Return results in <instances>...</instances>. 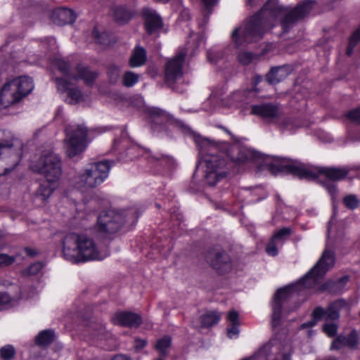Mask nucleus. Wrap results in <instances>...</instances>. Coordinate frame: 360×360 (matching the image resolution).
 I'll return each mask as SVG.
<instances>
[{"label":"nucleus","instance_id":"8","mask_svg":"<svg viewBox=\"0 0 360 360\" xmlns=\"http://www.w3.org/2000/svg\"><path fill=\"white\" fill-rule=\"evenodd\" d=\"M64 140L65 153L69 158H73L82 153L87 147L88 129L86 126L70 124L65 128Z\"/></svg>","mask_w":360,"mask_h":360},{"label":"nucleus","instance_id":"16","mask_svg":"<svg viewBox=\"0 0 360 360\" xmlns=\"http://www.w3.org/2000/svg\"><path fill=\"white\" fill-rule=\"evenodd\" d=\"M114 324L126 327H138L142 323L141 316L136 313L130 311H119L112 317Z\"/></svg>","mask_w":360,"mask_h":360},{"label":"nucleus","instance_id":"63","mask_svg":"<svg viewBox=\"0 0 360 360\" xmlns=\"http://www.w3.org/2000/svg\"><path fill=\"white\" fill-rule=\"evenodd\" d=\"M214 107H210L209 108H207V107H204V110H206V111H212L214 110Z\"/></svg>","mask_w":360,"mask_h":360},{"label":"nucleus","instance_id":"13","mask_svg":"<svg viewBox=\"0 0 360 360\" xmlns=\"http://www.w3.org/2000/svg\"><path fill=\"white\" fill-rule=\"evenodd\" d=\"M185 56L186 51L182 50L167 62L165 68V80L167 83H173L182 76V64Z\"/></svg>","mask_w":360,"mask_h":360},{"label":"nucleus","instance_id":"21","mask_svg":"<svg viewBox=\"0 0 360 360\" xmlns=\"http://www.w3.org/2000/svg\"><path fill=\"white\" fill-rule=\"evenodd\" d=\"M358 334L352 331L347 336L339 335L332 342L330 349H340L344 347L356 348L358 345Z\"/></svg>","mask_w":360,"mask_h":360},{"label":"nucleus","instance_id":"62","mask_svg":"<svg viewBox=\"0 0 360 360\" xmlns=\"http://www.w3.org/2000/svg\"><path fill=\"white\" fill-rule=\"evenodd\" d=\"M191 37L193 38V40L195 41H201L202 39H200V37L198 35H192Z\"/></svg>","mask_w":360,"mask_h":360},{"label":"nucleus","instance_id":"29","mask_svg":"<svg viewBox=\"0 0 360 360\" xmlns=\"http://www.w3.org/2000/svg\"><path fill=\"white\" fill-rule=\"evenodd\" d=\"M54 337L55 334L53 330H42L35 338V343L39 346H46L53 341Z\"/></svg>","mask_w":360,"mask_h":360},{"label":"nucleus","instance_id":"58","mask_svg":"<svg viewBox=\"0 0 360 360\" xmlns=\"http://www.w3.org/2000/svg\"><path fill=\"white\" fill-rule=\"evenodd\" d=\"M331 284H332V282H330V281L327 282L324 285L321 287L320 290H323L329 289V288H332Z\"/></svg>","mask_w":360,"mask_h":360},{"label":"nucleus","instance_id":"4","mask_svg":"<svg viewBox=\"0 0 360 360\" xmlns=\"http://www.w3.org/2000/svg\"><path fill=\"white\" fill-rule=\"evenodd\" d=\"M270 170L274 174L278 172H285L305 179H316L321 174L333 181L344 179L349 171L347 167H319L307 165L297 161L282 162L279 165H271Z\"/></svg>","mask_w":360,"mask_h":360},{"label":"nucleus","instance_id":"6","mask_svg":"<svg viewBox=\"0 0 360 360\" xmlns=\"http://www.w3.org/2000/svg\"><path fill=\"white\" fill-rule=\"evenodd\" d=\"M217 146L214 143L208 139L202 141L200 153L203 157L205 165V179L211 186H214L218 181L224 178L227 174L224 154L217 153Z\"/></svg>","mask_w":360,"mask_h":360},{"label":"nucleus","instance_id":"55","mask_svg":"<svg viewBox=\"0 0 360 360\" xmlns=\"http://www.w3.org/2000/svg\"><path fill=\"white\" fill-rule=\"evenodd\" d=\"M111 360H131L130 358L126 355L118 354L115 356Z\"/></svg>","mask_w":360,"mask_h":360},{"label":"nucleus","instance_id":"40","mask_svg":"<svg viewBox=\"0 0 360 360\" xmlns=\"http://www.w3.org/2000/svg\"><path fill=\"white\" fill-rule=\"evenodd\" d=\"M15 303L14 299L11 298L10 295L0 290V307H11Z\"/></svg>","mask_w":360,"mask_h":360},{"label":"nucleus","instance_id":"48","mask_svg":"<svg viewBox=\"0 0 360 360\" xmlns=\"http://www.w3.org/2000/svg\"><path fill=\"white\" fill-rule=\"evenodd\" d=\"M229 325L239 324L238 313L235 310L230 311L227 314Z\"/></svg>","mask_w":360,"mask_h":360},{"label":"nucleus","instance_id":"52","mask_svg":"<svg viewBox=\"0 0 360 360\" xmlns=\"http://www.w3.org/2000/svg\"><path fill=\"white\" fill-rule=\"evenodd\" d=\"M349 281V276H343L340 278L337 282L335 283V285H338L339 288H342Z\"/></svg>","mask_w":360,"mask_h":360},{"label":"nucleus","instance_id":"32","mask_svg":"<svg viewBox=\"0 0 360 360\" xmlns=\"http://www.w3.org/2000/svg\"><path fill=\"white\" fill-rule=\"evenodd\" d=\"M140 75L132 71H127L122 76V84L126 87H131L139 80Z\"/></svg>","mask_w":360,"mask_h":360},{"label":"nucleus","instance_id":"41","mask_svg":"<svg viewBox=\"0 0 360 360\" xmlns=\"http://www.w3.org/2000/svg\"><path fill=\"white\" fill-rule=\"evenodd\" d=\"M43 264L41 262H35L31 264L25 271V274L31 276L37 274L42 269Z\"/></svg>","mask_w":360,"mask_h":360},{"label":"nucleus","instance_id":"56","mask_svg":"<svg viewBox=\"0 0 360 360\" xmlns=\"http://www.w3.org/2000/svg\"><path fill=\"white\" fill-rule=\"evenodd\" d=\"M217 0H202L204 5L207 8L214 5L217 2Z\"/></svg>","mask_w":360,"mask_h":360},{"label":"nucleus","instance_id":"15","mask_svg":"<svg viewBox=\"0 0 360 360\" xmlns=\"http://www.w3.org/2000/svg\"><path fill=\"white\" fill-rule=\"evenodd\" d=\"M251 113L269 121L279 117L281 114L278 106L271 103L252 105Z\"/></svg>","mask_w":360,"mask_h":360},{"label":"nucleus","instance_id":"57","mask_svg":"<svg viewBox=\"0 0 360 360\" xmlns=\"http://www.w3.org/2000/svg\"><path fill=\"white\" fill-rule=\"evenodd\" d=\"M240 92H235L234 94H233V95L231 96L232 98H233V101H241L240 98H239L240 96Z\"/></svg>","mask_w":360,"mask_h":360},{"label":"nucleus","instance_id":"1","mask_svg":"<svg viewBox=\"0 0 360 360\" xmlns=\"http://www.w3.org/2000/svg\"><path fill=\"white\" fill-rule=\"evenodd\" d=\"M314 1L306 0L294 8L279 4L278 0H268L262 9L247 22L234 30L232 41L236 47L259 40L271 29L277 20L285 32H288L298 21L309 14Z\"/></svg>","mask_w":360,"mask_h":360},{"label":"nucleus","instance_id":"9","mask_svg":"<svg viewBox=\"0 0 360 360\" xmlns=\"http://www.w3.org/2000/svg\"><path fill=\"white\" fill-rule=\"evenodd\" d=\"M4 131H0V160L5 162L4 172L0 176L4 175L13 169L20 162L22 156V143L17 139H3Z\"/></svg>","mask_w":360,"mask_h":360},{"label":"nucleus","instance_id":"53","mask_svg":"<svg viewBox=\"0 0 360 360\" xmlns=\"http://www.w3.org/2000/svg\"><path fill=\"white\" fill-rule=\"evenodd\" d=\"M105 131V127H94V129H91V136L93 134L94 136H97V135H99Z\"/></svg>","mask_w":360,"mask_h":360},{"label":"nucleus","instance_id":"2","mask_svg":"<svg viewBox=\"0 0 360 360\" xmlns=\"http://www.w3.org/2000/svg\"><path fill=\"white\" fill-rule=\"evenodd\" d=\"M334 264V252L331 250H326L317 264L297 283L277 290L271 304L272 327L276 328L279 326L283 304L288 301L292 296V293L296 290H300L302 288H314L328 269L333 266Z\"/></svg>","mask_w":360,"mask_h":360},{"label":"nucleus","instance_id":"5","mask_svg":"<svg viewBox=\"0 0 360 360\" xmlns=\"http://www.w3.org/2000/svg\"><path fill=\"white\" fill-rule=\"evenodd\" d=\"M34 88L33 79L28 76L7 79L0 86V110L19 103Z\"/></svg>","mask_w":360,"mask_h":360},{"label":"nucleus","instance_id":"25","mask_svg":"<svg viewBox=\"0 0 360 360\" xmlns=\"http://www.w3.org/2000/svg\"><path fill=\"white\" fill-rule=\"evenodd\" d=\"M146 61V51L139 46L134 49L132 54L129 58V64L131 68H137L142 66Z\"/></svg>","mask_w":360,"mask_h":360},{"label":"nucleus","instance_id":"26","mask_svg":"<svg viewBox=\"0 0 360 360\" xmlns=\"http://www.w3.org/2000/svg\"><path fill=\"white\" fill-rule=\"evenodd\" d=\"M133 13L126 8L117 6L112 8V15L115 20L120 24L127 22L132 17Z\"/></svg>","mask_w":360,"mask_h":360},{"label":"nucleus","instance_id":"34","mask_svg":"<svg viewBox=\"0 0 360 360\" xmlns=\"http://www.w3.org/2000/svg\"><path fill=\"white\" fill-rule=\"evenodd\" d=\"M120 68L115 65H110L108 70V76L110 82L112 84H116L120 78Z\"/></svg>","mask_w":360,"mask_h":360},{"label":"nucleus","instance_id":"51","mask_svg":"<svg viewBox=\"0 0 360 360\" xmlns=\"http://www.w3.org/2000/svg\"><path fill=\"white\" fill-rule=\"evenodd\" d=\"M147 344V341L145 339H136L134 340V347L135 350H141Z\"/></svg>","mask_w":360,"mask_h":360},{"label":"nucleus","instance_id":"11","mask_svg":"<svg viewBox=\"0 0 360 360\" xmlns=\"http://www.w3.org/2000/svg\"><path fill=\"white\" fill-rule=\"evenodd\" d=\"M346 304L347 303L345 300H339L331 303L326 311L321 307H316L313 311L312 320L303 323L302 328L312 327L324 316L331 320L338 319L340 316L339 310L345 307Z\"/></svg>","mask_w":360,"mask_h":360},{"label":"nucleus","instance_id":"14","mask_svg":"<svg viewBox=\"0 0 360 360\" xmlns=\"http://www.w3.org/2000/svg\"><path fill=\"white\" fill-rule=\"evenodd\" d=\"M112 161L102 160L91 164V187L101 184L108 176Z\"/></svg>","mask_w":360,"mask_h":360},{"label":"nucleus","instance_id":"23","mask_svg":"<svg viewBox=\"0 0 360 360\" xmlns=\"http://www.w3.org/2000/svg\"><path fill=\"white\" fill-rule=\"evenodd\" d=\"M90 170L86 169L83 172L78 173L72 180V185L75 189L82 193L89 191L90 188Z\"/></svg>","mask_w":360,"mask_h":360},{"label":"nucleus","instance_id":"47","mask_svg":"<svg viewBox=\"0 0 360 360\" xmlns=\"http://www.w3.org/2000/svg\"><path fill=\"white\" fill-rule=\"evenodd\" d=\"M253 58L254 56L249 52H243L238 56V60L240 63H243V65L250 64L252 61Z\"/></svg>","mask_w":360,"mask_h":360},{"label":"nucleus","instance_id":"28","mask_svg":"<svg viewBox=\"0 0 360 360\" xmlns=\"http://www.w3.org/2000/svg\"><path fill=\"white\" fill-rule=\"evenodd\" d=\"M221 314L217 311H209L200 316L201 326L202 327H210L219 322Z\"/></svg>","mask_w":360,"mask_h":360},{"label":"nucleus","instance_id":"50","mask_svg":"<svg viewBox=\"0 0 360 360\" xmlns=\"http://www.w3.org/2000/svg\"><path fill=\"white\" fill-rule=\"evenodd\" d=\"M94 333H91V336L94 335V336H96L99 338H101L102 335L105 333V327L100 324L98 326H96V327H94L93 328Z\"/></svg>","mask_w":360,"mask_h":360},{"label":"nucleus","instance_id":"44","mask_svg":"<svg viewBox=\"0 0 360 360\" xmlns=\"http://www.w3.org/2000/svg\"><path fill=\"white\" fill-rule=\"evenodd\" d=\"M337 329L335 323H326L323 326V332L329 337H333L337 333Z\"/></svg>","mask_w":360,"mask_h":360},{"label":"nucleus","instance_id":"36","mask_svg":"<svg viewBox=\"0 0 360 360\" xmlns=\"http://www.w3.org/2000/svg\"><path fill=\"white\" fill-rule=\"evenodd\" d=\"M17 256L0 252V268L11 266L16 261Z\"/></svg>","mask_w":360,"mask_h":360},{"label":"nucleus","instance_id":"61","mask_svg":"<svg viewBox=\"0 0 360 360\" xmlns=\"http://www.w3.org/2000/svg\"><path fill=\"white\" fill-rule=\"evenodd\" d=\"M213 99H214V98H213L212 97H210L208 100H207V101L205 102L204 105H208V104H211V103L213 102Z\"/></svg>","mask_w":360,"mask_h":360},{"label":"nucleus","instance_id":"43","mask_svg":"<svg viewBox=\"0 0 360 360\" xmlns=\"http://www.w3.org/2000/svg\"><path fill=\"white\" fill-rule=\"evenodd\" d=\"M280 244L277 242H275L274 240H271V241L267 244L266 247V252L269 255L276 256L278 255L277 247L279 246Z\"/></svg>","mask_w":360,"mask_h":360},{"label":"nucleus","instance_id":"24","mask_svg":"<svg viewBox=\"0 0 360 360\" xmlns=\"http://www.w3.org/2000/svg\"><path fill=\"white\" fill-rule=\"evenodd\" d=\"M90 297L87 292H84L77 300L75 305L77 307V313L79 316L84 319H88L89 312Z\"/></svg>","mask_w":360,"mask_h":360},{"label":"nucleus","instance_id":"37","mask_svg":"<svg viewBox=\"0 0 360 360\" xmlns=\"http://www.w3.org/2000/svg\"><path fill=\"white\" fill-rule=\"evenodd\" d=\"M15 354L14 347L7 345L0 349V356L3 360H10L13 358Z\"/></svg>","mask_w":360,"mask_h":360},{"label":"nucleus","instance_id":"59","mask_svg":"<svg viewBox=\"0 0 360 360\" xmlns=\"http://www.w3.org/2000/svg\"><path fill=\"white\" fill-rule=\"evenodd\" d=\"M289 122H290V120H284L283 121V125H284V127L285 128L290 129L291 128L289 126Z\"/></svg>","mask_w":360,"mask_h":360},{"label":"nucleus","instance_id":"45","mask_svg":"<svg viewBox=\"0 0 360 360\" xmlns=\"http://www.w3.org/2000/svg\"><path fill=\"white\" fill-rule=\"evenodd\" d=\"M347 117L352 122L360 124V107L349 111Z\"/></svg>","mask_w":360,"mask_h":360},{"label":"nucleus","instance_id":"18","mask_svg":"<svg viewBox=\"0 0 360 360\" xmlns=\"http://www.w3.org/2000/svg\"><path fill=\"white\" fill-rule=\"evenodd\" d=\"M142 15L145 21V27L148 34H152L162 28V19L154 10L144 8L142 11Z\"/></svg>","mask_w":360,"mask_h":360},{"label":"nucleus","instance_id":"19","mask_svg":"<svg viewBox=\"0 0 360 360\" xmlns=\"http://www.w3.org/2000/svg\"><path fill=\"white\" fill-rule=\"evenodd\" d=\"M51 19L54 24L61 26L73 23L76 20V14L72 9L58 8L52 11Z\"/></svg>","mask_w":360,"mask_h":360},{"label":"nucleus","instance_id":"27","mask_svg":"<svg viewBox=\"0 0 360 360\" xmlns=\"http://www.w3.org/2000/svg\"><path fill=\"white\" fill-rule=\"evenodd\" d=\"M70 77L75 80H82L89 85L90 83V70L89 67L79 64L75 69V72L70 75Z\"/></svg>","mask_w":360,"mask_h":360},{"label":"nucleus","instance_id":"7","mask_svg":"<svg viewBox=\"0 0 360 360\" xmlns=\"http://www.w3.org/2000/svg\"><path fill=\"white\" fill-rule=\"evenodd\" d=\"M62 252L65 259L72 263L90 259V239L86 234L68 233L62 240Z\"/></svg>","mask_w":360,"mask_h":360},{"label":"nucleus","instance_id":"3","mask_svg":"<svg viewBox=\"0 0 360 360\" xmlns=\"http://www.w3.org/2000/svg\"><path fill=\"white\" fill-rule=\"evenodd\" d=\"M30 169L46 179L39 184L35 192V200L45 202L57 188V182L60 179L63 169L60 157L52 150H44L37 160H32Z\"/></svg>","mask_w":360,"mask_h":360},{"label":"nucleus","instance_id":"60","mask_svg":"<svg viewBox=\"0 0 360 360\" xmlns=\"http://www.w3.org/2000/svg\"><path fill=\"white\" fill-rule=\"evenodd\" d=\"M331 224H332V222H331V221H329L328 225V229H327V231H328V236H330V231H331Z\"/></svg>","mask_w":360,"mask_h":360},{"label":"nucleus","instance_id":"31","mask_svg":"<svg viewBox=\"0 0 360 360\" xmlns=\"http://www.w3.org/2000/svg\"><path fill=\"white\" fill-rule=\"evenodd\" d=\"M109 255L107 247H98L91 243V260H102Z\"/></svg>","mask_w":360,"mask_h":360},{"label":"nucleus","instance_id":"35","mask_svg":"<svg viewBox=\"0 0 360 360\" xmlns=\"http://www.w3.org/2000/svg\"><path fill=\"white\" fill-rule=\"evenodd\" d=\"M359 41H360V27L353 33V34L351 36L349 39V41L347 49V56L352 55L354 48Z\"/></svg>","mask_w":360,"mask_h":360},{"label":"nucleus","instance_id":"20","mask_svg":"<svg viewBox=\"0 0 360 360\" xmlns=\"http://www.w3.org/2000/svg\"><path fill=\"white\" fill-rule=\"evenodd\" d=\"M227 156L237 165L243 164L252 158V153L248 149L233 144L227 150Z\"/></svg>","mask_w":360,"mask_h":360},{"label":"nucleus","instance_id":"33","mask_svg":"<svg viewBox=\"0 0 360 360\" xmlns=\"http://www.w3.org/2000/svg\"><path fill=\"white\" fill-rule=\"evenodd\" d=\"M91 38L96 39V42L103 46H108L110 44L109 35L107 32H98L96 29H94L91 32Z\"/></svg>","mask_w":360,"mask_h":360},{"label":"nucleus","instance_id":"42","mask_svg":"<svg viewBox=\"0 0 360 360\" xmlns=\"http://www.w3.org/2000/svg\"><path fill=\"white\" fill-rule=\"evenodd\" d=\"M56 66L59 70V71L64 75H69V70L70 65L69 64L64 60H57L56 61Z\"/></svg>","mask_w":360,"mask_h":360},{"label":"nucleus","instance_id":"22","mask_svg":"<svg viewBox=\"0 0 360 360\" xmlns=\"http://www.w3.org/2000/svg\"><path fill=\"white\" fill-rule=\"evenodd\" d=\"M290 73L288 66H281L271 68L266 76V81L271 84H276L285 79Z\"/></svg>","mask_w":360,"mask_h":360},{"label":"nucleus","instance_id":"30","mask_svg":"<svg viewBox=\"0 0 360 360\" xmlns=\"http://www.w3.org/2000/svg\"><path fill=\"white\" fill-rule=\"evenodd\" d=\"M171 338L167 335L158 340L155 345V349L161 356L165 357L168 354L169 349L171 346Z\"/></svg>","mask_w":360,"mask_h":360},{"label":"nucleus","instance_id":"12","mask_svg":"<svg viewBox=\"0 0 360 360\" xmlns=\"http://www.w3.org/2000/svg\"><path fill=\"white\" fill-rule=\"evenodd\" d=\"M207 262L219 274H225L232 268L231 258L225 252L212 250L206 256Z\"/></svg>","mask_w":360,"mask_h":360},{"label":"nucleus","instance_id":"17","mask_svg":"<svg viewBox=\"0 0 360 360\" xmlns=\"http://www.w3.org/2000/svg\"><path fill=\"white\" fill-rule=\"evenodd\" d=\"M55 82L59 91L65 92L67 91L68 96L66 101L70 104L75 105L80 103L84 101V96L79 89H68L69 84L65 79L56 77L55 79Z\"/></svg>","mask_w":360,"mask_h":360},{"label":"nucleus","instance_id":"46","mask_svg":"<svg viewBox=\"0 0 360 360\" xmlns=\"http://www.w3.org/2000/svg\"><path fill=\"white\" fill-rule=\"evenodd\" d=\"M239 332V324L229 325L227 327V335L229 338H236Z\"/></svg>","mask_w":360,"mask_h":360},{"label":"nucleus","instance_id":"10","mask_svg":"<svg viewBox=\"0 0 360 360\" xmlns=\"http://www.w3.org/2000/svg\"><path fill=\"white\" fill-rule=\"evenodd\" d=\"M125 221L122 214L108 210L99 214L96 227L100 233L110 235L116 233Z\"/></svg>","mask_w":360,"mask_h":360},{"label":"nucleus","instance_id":"39","mask_svg":"<svg viewBox=\"0 0 360 360\" xmlns=\"http://www.w3.org/2000/svg\"><path fill=\"white\" fill-rule=\"evenodd\" d=\"M343 203L345 207L351 210L356 208L359 205L357 198L354 195H349L345 197L343 199Z\"/></svg>","mask_w":360,"mask_h":360},{"label":"nucleus","instance_id":"49","mask_svg":"<svg viewBox=\"0 0 360 360\" xmlns=\"http://www.w3.org/2000/svg\"><path fill=\"white\" fill-rule=\"evenodd\" d=\"M324 186L326 187L328 192L334 197L337 193V188L335 184L330 182L324 183Z\"/></svg>","mask_w":360,"mask_h":360},{"label":"nucleus","instance_id":"38","mask_svg":"<svg viewBox=\"0 0 360 360\" xmlns=\"http://www.w3.org/2000/svg\"><path fill=\"white\" fill-rule=\"evenodd\" d=\"M290 234V229L288 228H283L276 232L271 239L281 245Z\"/></svg>","mask_w":360,"mask_h":360},{"label":"nucleus","instance_id":"64","mask_svg":"<svg viewBox=\"0 0 360 360\" xmlns=\"http://www.w3.org/2000/svg\"><path fill=\"white\" fill-rule=\"evenodd\" d=\"M220 128L222 129L224 131H226L229 135H231V132L226 128H225L224 127H220Z\"/></svg>","mask_w":360,"mask_h":360},{"label":"nucleus","instance_id":"54","mask_svg":"<svg viewBox=\"0 0 360 360\" xmlns=\"http://www.w3.org/2000/svg\"><path fill=\"white\" fill-rule=\"evenodd\" d=\"M23 250L27 256L31 257H34L37 255V252L31 248H28V247L24 248Z\"/></svg>","mask_w":360,"mask_h":360}]
</instances>
